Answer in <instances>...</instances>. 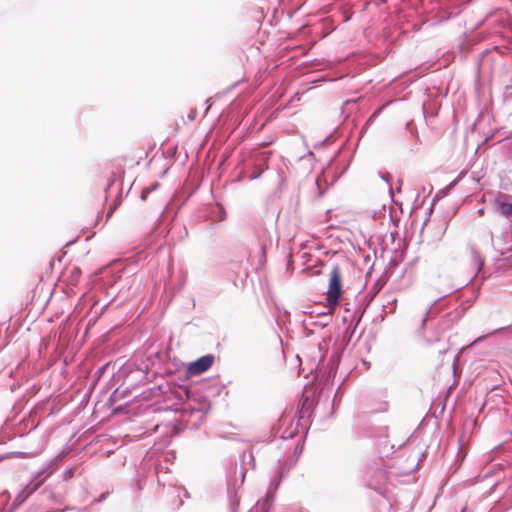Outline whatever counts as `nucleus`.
I'll use <instances>...</instances> for the list:
<instances>
[{
	"instance_id": "f257e3e1",
	"label": "nucleus",
	"mask_w": 512,
	"mask_h": 512,
	"mask_svg": "<svg viewBox=\"0 0 512 512\" xmlns=\"http://www.w3.org/2000/svg\"><path fill=\"white\" fill-rule=\"evenodd\" d=\"M271 155V150L253 149L248 157L244 159L242 170L237 176V181H241L244 178H249L250 180L258 179L268 169V161Z\"/></svg>"
},
{
	"instance_id": "f03ea898",
	"label": "nucleus",
	"mask_w": 512,
	"mask_h": 512,
	"mask_svg": "<svg viewBox=\"0 0 512 512\" xmlns=\"http://www.w3.org/2000/svg\"><path fill=\"white\" fill-rule=\"evenodd\" d=\"M290 466L287 467L278 461L277 466L274 468L273 476L270 480V484L266 493V496L262 501H259L250 512H270L274 501V494L277 491L282 479L288 474Z\"/></svg>"
},
{
	"instance_id": "7ed1b4c3",
	"label": "nucleus",
	"mask_w": 512,
	"mask_h": 512,
	"mask_svg": "<svg viewBox=\"0 0 512 512\" xmlns=\"http://www.w3.org/2000/svg\"><path fill=\"white\" fill-rule=\"evenodd\" d=\"M342 294V280L340 268L338 265H333L330 278L328 291L326 292V300L328 303L329 314H332L339 304V299Z\"/></svg>"
},
{
	"instance_id": "20e7f679",
	"label": "nucleus",
	"mask_w": 512,
	"mask_h": 512,
	"mask_svg": "<svg viewBox=\"0 0 512 512\" xmlns=\"http://www.w3.org/2000/svg\"><path fill=\"white\" fill-rule=\"evenodd\" d=\"M168 357L167 352L162 351H156V352H150L146 358V362H142L141 366L137 367V369L134 371L131 369V364L124 365L119 373L121 376H126V378H132L135 373L144 374L145 371L149 369V366H155L157 363L163 362ZM145 375H142V378H144Z\"/></svg>"
},
{
	"instance_id": "39448f33",
	"label": "nucleus",
	"mask_w": 512,
	"mask_h": 512,
	"mask_svg": "<svg viewBox=\"0 0 512 512\" xmlns=\"http://www.w3.org/2000/svg\"><path fill=\"white\" fill-rule=\"evenodd\" d=\"M129 389H115L110 397L108 398L107 405L115 415L125 414L128 412L129 400H125L128 397Z\"/></svg>"
},
{
	"instance_id": "423d86ee",
	"label": "nucleus",
	"mask_w": 512,
	"mask_h": 512,
	"mask_svg": "<svg viewBox=\"0 0 512 512\" xmlns=\"http://www.w3.org/2000/svg\"><path fill=\"white\" fill-rule=\"evenodd\" d=\"M66 455L67 453L65 451H61L51 460L43 464V466L34 476L36 484L33 490L38 488L49 476L53 474V472L58 468L59 464L65 459Z\"/></svg>"
},
{
	"instance_id": "0eeeda50",
	"label": "nucleus",
	"mask_w": 512,
	"mask_h": 512,
	"mask_svg": "<svg viewBox=\"0 0 512 512\" xmlns=\"http://www.w3.org/2000/svg\"><path fill=\"white\" fill-rule=\"evenodd\" d=\"M215 356L213 354H206L195 361H192L187 366V374L190 376H197L207 371L214 363Z\"/></svg>"
},
{
	"instance_id": "6e6552de",
	"label": "nucleus",
	"mask_w": 512,
	"mask_h": 512,
	"mask_svg": "<svg viewBox=\"0 0 512 512\" xmlns=\"http://www.w3.org/2000/svg\"><path fill=\"white\" fill-rule=\"evenodd\" d=\"M209 406L204 403L199 407H194L191 404L185 405L181 410V417L185 421H190L191 417H195L196 421H202L207 414Z\"/></svg>"
},
{
	"instance_id": "1a4fd4ad",
	"label": "nucleus",
	"mask_w": 512,
	"mask_h": 512,
	"mask_svg": "<svg viewBox=\"0 0 512 512\" xmlns=\"http://www.w3.org/2000/svg\"><path fill=\"white\" fill-rule=\"evenodd\" d=\"M507 195H501L495 199L496 210L505 217L512 216V202L506 200Z\"/></svg>"
},
{
	"instance_id": "9d476101",
	"label": "nucleus",
	"mask_w": 512,
	"mask_h": 512,
	"mask_svg": "<svg viewBox=\"0 0 512 512\" xmlns=\"http://www.w3.org/2000/svg\"><path fill=\"white\" fill-rule=\"evenodd\" d=\"M236 480L234 483L228 482V499L230 512H238L240 499L236 493Z\"/></svg>"
},
{
	"instance_id": "9b49d317",
	"label": "nucleus",
	"mask_w": 512,
	"mask_h": 512,
	"mask_svg": "<svg viewBox=\"0 0 512 512\" xmlns=\"http://www.w3.org/2000/svg\"><path fill=\"white\" fill-rule=\"evenodd\" d=\"M311 415V405L308 403V399H305L302 403L301 409L299 410V420L308 418Z\"/></svg>"
},
{
	"instance_id": "f8f14e48",
	"label": "nucleus",
	"mask_w": 512,
	"mask_h": 512,
	"mask_svg": "<svg viewBox=\"0 0 512 512\" xmlns=\"http://www.w3.org/2000/svg\"><path fill=\"white\" fill-rule=\"evenodd\" d=\"M471 254H472V260L475 264V266L477 267V272H480V270L482 269L483 265H484V261L482 259V257L480 256V254L476 251V249H472L471 251Z\"/></svg>"
},
{
	"instance_id": "ddd939ff",
	"label": "nucleus",
	"mask_w": 512,
	"mask_h": 512,
	"mask_svg": "<svg viewBox=\"0 0 512 512\" xmlns=\"http://www.w3.org/2000/svg\"><path fill=\"white\" fill-rule=\"evenodd\" d=\"M160 184L158 182H155L147 187H145L141 192V200L145 201L148 197V195L158 189Z\"/></svg>"
},
{
	"instance_id": "4468645a",
	"label": "nucleus",
	"mask_w": 512,
	"mask_h": 512,
	"mask_svg": "<svg viewBox=\"0 0 512 512\" xmlns=\"http://www.w3.org/2000/svg\"><path fill=\"white\" fill-rule=\"evenodd\" d=\"M442 297H439L438 299L434 300L429 308L427 309L426 311V314L425 316L422 318V323H421V328L424 329L425 327V324L426 322L428 321L429 318H431L432 314H433V307L435 306V304L441 299Z\"/></svg>"
},
{
	"instance_id": "2eb2a0df",
	"label": "nucleus",
	"mask_w": 512,
	"mask_h": 512,
	"mask_svg": "<svg viewBox=\"0 0 512 512\" xmlns=\"http://www.w3.org/2000/svg\"><path fill=\"white\" fill-rule=\"evenodd\" d=\"M26 498H27V495L24 492H21L20 494H18L15 497V499L13 500L10 510H14V509L18 508L26 500Z\"/></svg>"
},
{
	"instance_id": "dca6fc26",
	"label": "nucleus",
	"mask_w": 512,
	"mask_h": 512,
	"mask_svg": "<svg viewBox=\"0 0 512 512\" xmlns=\"http://www.w3.org/2000/svg\"><path fill=\"white\" fill-rule=\"evenodd\" d=\"M396 299H389L386 304H383L384 313H393L396 309Z\"/></svg>"
},
{
	"instance_id": "f3484780",
	"label": "nucleus",
	"mask_w": 512,
	"mask_h": 512,
	"mask_svg": "<svg viewBox=\"0 0 512 512\" xmlns=\"http://www.w3.org/2000/svg\"><path fill=\"white\" fill-rule=\"evenodd\" d=\"M378 115V111H375L366 121L364 127L362 128V131H361V136L363 135V133L368 129V127L373 123L374 119L376 118V116Z\"/></svg>"
},
{
	"instance_id": "a211bd4d",
	"label": "nucleus",
	"mask_w": 512,
	"mask_h": 512,
	"mask_svg": "<svg viewBox=\"0 0 512 512\" xmlns=\"http://www.w3.org/2000/svg\"><path fill=\"white\" fill-rule=\"evenodd\" d=\"M183 395L186 398H189V390L186 387H180V392L178 393V399L181 400Z\"/></svg>"
},
{
	"instance_id": "6ab92c4d",
	"label": "nucleus",
	"mask_w": 512,
	"mask_h": 512,
	"mask_svg": "<svg viewBox=\"0 0 512 512\" xmlns=\"http://www.w3.org/2000/svg\"><path fill=\"white\" fill-rule=\"evenodd\" d=\"M505 96L506 98L512 99V77L510 84L506 85L505 87Z\"/></svg>"
},
{
	"instance_id": "aec40b11",
	"label": "nucleus",
	"mask_w": 512,
	"mask_h": 512,
	"mask_svg": "<svg viewBox=\"0 0 512 512\" xmlns=\"http://www.w3.org/2000/svg\"><path fill=\"white\" fill-rule=\"evenodd\" d=\"M217 209H218V212H219L218 219L220 221L224 220L225 217H226V212H225L224 208L222 206L218 205Z\"/></svg>"
},
{
	"instance_id": "412c9836",
	"label": "nucleus",
	"mask_w": 512,
	"mask_h": 512,
	"mask_svg": "<svg viewBox=\"0 0 512 512\" xmlns=\"http://www.w3.org/2000/svg\"><path fill=\"white\" fill-rule=\"evenodd\" d=\"M339 362V356L333 355L330 359V363L332 365L331 370L338 365Z\"/></svg>"
},
{
	"instance_id": "4be33fe9",
	"label": "nucleus",
	"mask_w": 512,
	"mask_h": 512,
	"mask_svg": "<svg viewBox=\"0 0 512 512\" xmlns=\"http://www.w3.org/2000/svg\"><path fill=\"white\" fill-rule=\"evenodd\" d=\"M380 177H381L382 180H384L387 183L392 178V176H391V174L389 172L380 173Z\"/></svg>"
},
{
	"instance_id": "5701e85b",
	"label": "nucleus",
	"mask_w": 512,
	"mask_h": 512,
	"mask_svg": "<svg viewBox=\"0 0 512 512\" xmlns=\"http://www.w3.org/2000/svg\"><path fill=\"white\" fill-rule=\"evenodd\" d=\"M260 252H261V258L265 259V257H266V244L264 242L260 243Z\"/></svg>"
},
{
	"instance_id": "b1692460",
	"label": "nucleus",
	"mask_w": 512,
	"mask_h": 512,
	"mask_svg": "<svg viewBox=\"0 0 512 512\" xmlns=\"http://www.w3.org/2000/svg\"><path fill=\"white\" fill-rule=\"evenodd\" d=\"M244 478H245V470L243 467L240 468V483H239V486H241L244 482Z\"/></svg>"
},
{
	"instance_id": "393cba45",
	"label": "nucleus",
	"mask_w": 512,
	"mask_h": 512,
	"mask_svg": "<svg viewBox=\"0 0 512 512\" xmlns=\"http://www.w3.org/2000/svg\"><path fill=\"white\" fill-rule=\"evenodd\" d=\"M293 436H294V435H293V432H289V433L284 432V433H283V435L281 436V438H282L283 440H287V439L293 438Z\"/></svg>"
},
{
	"instance_id": "a878e982",
	"label": "nucleus",
	"mask_w": 512,
	"mask_h": 512,
	"mask_svg": "<svg viewBox=\"0 0 512 512\" xmlns=\"http://www.w3.org/2000/svg\"><path fill=\"white\" fill-rule=\"evenodd\" d=\"M112 302H113V300H111V301L107 302L106 304H104V305L102 306V308H101V311H100L99 315L103 314V312H104L108 307H110V306H111Z\"/></svg>"
},
{
	"instance_id": "bb28decb",
	"label": "nucleus",
	"mask_w": 512,
	"mask_h": 512,
	"mask_svg": "<svg viewBox=\"0 0 512 512\" xmlns=\"http://www.w3.org/2000/svg\"><path fill=\"white\" fill-rule=\"evenodd\" d=\"M497 485H498V483H495V484L492 485V487L490 488V490L488 492L489 495H491L495 491Z\"/></svg>"
},
{
	"instance_id": "cd10ccee",
	"label": "nucleus",
	"mask_w": 512,
	"mask_h": 512,
	"mask_svg": "<svg viewBox=\"0 0 512 512\" xmlns=\"http://www.w3.org/2000/svg\"><path fill=\"white\" fill-rule=\"evenodd\" d=\"M456 184H457V179H455L454 181H452V182L447 186V189H452Z\"/></svg>"
},
{
	"instance_id": "c85d7f7f",
	"label": "nucleus",
	"mask_w": 512,
	"mask_h": 512,
	"mask_svg": "<svg viewBox=\"0 0 512 512\" xmlns=\"http://www.w3.org/2000/svg\"><path fill=\"white\" fill-rule=\"evenodd\" d=\"M205 104L207 105V107H206V113H207V112H208V110L210 109V106H211V104H210V99H207V100L205 101Z\"/></svg>"
},
{
	"instance_id": "c756f323",
	"label": "nucleus",
	"mask_w": 512,
	"mask_h": 512,
	"mask_svg": "<svg viewBox=\"0 0 512 512\" xmlns=\"http://www.w3.org/2000/svg\"><path fill=\"white\" fill-rule=\"evenodd\" d=\"M106 366H107V365H104V366H102V367H100V368L98 369V371H97V372L99 373V375H101V374L104 372V370L106 369Z\"/></svg>"
},
{
	"instance_id": "7c9ffc66",
	"label": "nucleus",
	"mask_w": 512,
	"mask_h": 512,
	"mask_svg": "<svg viewBox=\"0 0 512 512\" xmlns=\"http://www.w3.org/2000/svg\"><path fill=\"white\" fill-rule=\"evenodd\" d=\"M375 490L377 491V493H379L381 496H384V490L382 488H375Z\"/></svg>"
},
{
	"instance_id": "2f4dec72",
	"label": "nucleus",
	"mask_w": 512,
	"mask_h": 512,
	"mask_svg": "<svg viewBox=\"0 0 512 512\" xmlns=\"http://www.w3.org/2000/svg\"><path fill=\"white\" fill-rule=\"evenodd\" d=\"M385 2H386L385 0H375V4L377 6H380V5L384 4Z\"/></svg>"
},
{
	"instance_id": "473e14b6",
	"label": "nucleus",
	"mask_w": 512,
	"mask_h": 512,
	"mask_svg": "<svg viewBox=\"0 0 512 512\" xmlns=\"http://www.w3.org/2000/svg\"><path fill=\"white\" fill-rule=\"evenodd\" d=\"M195 115H196V113H195L194 111H193V112H191V113L189 114V119H190V120H194V119H195Z\"/></svg>"
},
{
	"instance_id": "72a5a7b5",
	"label": "nucleus",
	"mask_w": 512,
	"mask_h": 512,
	"mask_svg": "<svg viewBox=\"0 0 512 512\" xmlns=\"http://www.w3.org/2000/svg\"><path fill=\"white\" fill-rule=\"evenodd\" d=\"M364 310L361 312V314L358 316L356 324H358L361 321V318L363 316Z\"/></svg>"
},
{
	"instance_id": "f704fd0d",
	"label": "nucleus",
	"mask_w": 512,
	"mask_h": 512,
	"mask_svg": "<svg viewBox=\"0 0 512 512\" xmlns=\"http://www.w3.org/2000/svg\"><path fill=\"white\" fill-rule=\"evenodd\" d=\"M356 101L357 100H355V99L346 100L345 104L356 103Z\"/></svg>"
},
{
	"instance_id": "c9c22d12",
	"label": "nucleus",
	"mask_w": 512,
	"mask_h": 512,
	"mask_svg": "<svg viewBox=\"0 0 512 512\" xmlns=\"http://www.w3.org/2000/svg\"><path fill=\"white\" fill-rule=\"evenodd\" d=\"M105 284L110 285L112 287L115 284V281L110 282L107 280L105 281Z\"/></svg>"
},
{
	"instance_id": "e433bc0d",
	"label": "nucleus",
	"mask_w": 512,
	"mask_h": 512,
	"mask_svg": "<svg viewBox=\"0 0 512 512\" xmlns=\"http://www.w3.org/2000/svg\"><path fill=\"white\" fill-rule=\"evenodd\" d=\"M112 213H113V210H112V209H110V211H109V212H108V214H107V217H110Z\"/></svg>"
},
{
	"instance_id": "4c0bfd02",
	"label": "nucleus",
	"mask_w": 512,
	"mask_h": 512,
	"mask_svg": "<svg viewBox=\"0 0 512 512\" xmlns=\"http://www.w3.org/2000/svg\"><path fill=\"white\" fill-rule=\"evenodd\" d=\"M66 474H67V475H71V474H72V470H68V471L66 472Z\"/></svg>"
},
{
	"instance_id": "58836bf2",
	"label": "nucleus",
	"mask_w": 512,
	"mask_h": 512,
	"mask_svg": "<svg viewBox=\"0 0 512 512\" xmlns=\"http://www.w3.org/2000/svg\"><path fill=\"white\" fill-rule=\"evenodd\" d=\"M184 492H185V496L189 497L188 492L185 489H184Z\"/></svg>"
},
{
	"instance_id": "ea45409f",
	"label": "nucleus",
	"mask_w": 512,
	"mask_h": 512,
	"mask_svg": "<svg viewBox=\"0 0 512 512\" xmlns=\"http://www.w3.org/2000/svg\"><path fill=\"white\" fill-rule=\"evenodd\" d=\"M76 273H80V270L78 268L75 269Z\"/></svg>"
}]
</instances>
